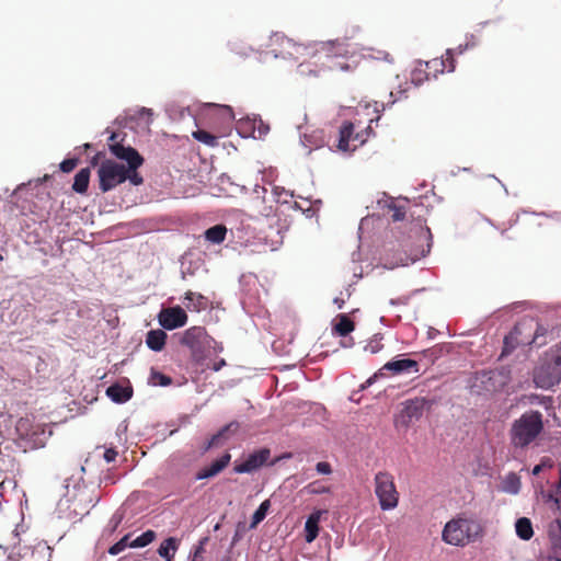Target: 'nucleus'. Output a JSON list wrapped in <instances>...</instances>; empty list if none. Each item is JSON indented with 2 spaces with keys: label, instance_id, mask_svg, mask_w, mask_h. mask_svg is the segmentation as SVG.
I'll use <instances>...</instances> for the list:
<instances>
[{
  "label": "nucleus",
  "instance_id": "nucleus-1",
  "mask_svg": "<svg viewBox=\"0 0 561 561\" xmlns=\"http://www.w3.org/2000/svg\"><path fill=\"white\" fill-rule=\"evenodd\" d=\"M271 49L256 53L259 61L266 62L267 59H283L297 62L300 59L318 61L319 66L325 67L329 71H350L353 64L345 59L352 57V50L345 43L321 42L313 45L295 44L280 34L271 36Z\"/></svg>",
  "mask_w": 561,
  "mask_h": 561
},
{
  "label": "nucleus",
  "instance_id": "nucleus-2",
  "mask_svg": "<svg viewBox=\"0 0 561 561\" xmlns=\"http://www.w3.org/2000/svg\"><path fill=\"white\" fill-rule=\"evenodd\" d=\"M356 116H365L369 125H367L365 129L353 131L362 127L364 122H362L360 118L342 124V127H340V139H337V149H340V151L352 152L356 148L363 146L371 136L370 124L378 122L380 118L376 104H366L356 107Z\"/></svg>",
  "mask_w": 561,
  "mask_h": 561
},
{
  "label": "nucleus",
  "instance_id": "nucleus-3",
  "mask_svg": "<svg viewBox=\"0 0 561 561\" xmlns=\"http://www.w3.org/2000/svg\"><path fill=\"white\" fill-rule=\"evenodd\" d=\"M137 169L139 168L125 167L114 160L106 159L98 167V188L102 193H107L125 181L134 186H139L142 184V178Z\"/></svg>",
  "mask_w": 561,
  "mask_h": 561
},
{
  "label": "nucleus",
  "instance_id": "nucleus-4",
  "mask_svg": "<svg viewBox=\"0 0 561 561\" xmlns=\"http://www.w3.org/2000/svg\"><path fill=\"white\" fill-rule=\"evenodd\" d=\"M482 533L480 524L473 517H457L444 525L442 540L453 547L472 543Z\"/></svg>",
  "mask_w": 561,
  "mask_h": 561
},
{
  "label": "nucleus",
  "instance_id": "nucleus-5",
  "mask_svg": "<svg viewBox=\"0 0 561 561\" xmlns=\"http://www.w3.org/2000/svg\"><path fill=\"white\" fill-rule=\"evenodd\" d=\"M180 343L190 348L192 357H194L196 362L205 360L210 356L222 352V345L209 336L203 327L185 329L182 333V340H180Z\"/></svg>",
  "mask_w": 561,
  "mask_h": 561
},
{
  "label": "nucleus",
  "instance_id": "nucleus-6",
  "mask_svg": "<svg viewBox=\"0 0 561 561\" xmlns=\"http://www.w3.org/2000/svg\"><path fill=\"white\" fill-rule=\"evenodd\" d=\"M542 431V416L539 411L520 414L511 427V445L515 448H525L539 436Z\"/></svg>",
  "mask_w": 561,
  "mask_h": 561
},
{
  "label": "nucleus",
  "instance_id": "nucleus-7",
  "mask_svg": "<svg viewBox=\"0 0 561 561\" xmlns=\"http://www.w3.org/2000/svg\"><path fill=\"white\" fill-rule=\"evenodd\" d=\"M561 380V346L550 351L546 355V362L536 369L534 381L539 388L549 389Z\"/></svg>",
  "mask_w": 561,
  "mask_h": 561
},
{
  "label": "nucleus",
  "instance_id": "nucleus-8",
  "mask_svg": "<svg viewBox=\"0 0 561 561\" xmlns=\"http://www.w3.org/2000/svg\"><path fill=\"white\" fill-rule=\"evenodd\" d=\"M375 496L379 501L381 511L388 512L397 507V490H394L393 477L388 471L375 473Z\"/></svg>",
  "mask_w": 561,
  "mask_h": 561
},
{
  "label": "nucleus",
  "instance_id": "nucleus-9",
  "mask_svg": "<svg viewBox=\"0 0 561 561\" xmlns=\"http://www.w3.org/2000/svg\"><path fill=\"white\" fill-rule=\"evenodd\" d=\"M33 314V305L22 298V296H13L11 300L2 302V321L12 324H22Z\"/></svg>",
  "mask_w": 561,
  "mask_h": 561
},
{
  "label": "nucleus",
  "instance_id": "nucleus-10",
  "mask_svg": "<svg viewBox=\"0 0 561 561\" xmlns=\"http://www.w3.org/2000/svg\"><path fill=\"white\" fill-rule=\"evenodd\" d=\"M16 434L32 448H41L47 442L51 432L45 431L41 424L33 425L28 419L16 421Z\"/></svg>",
  "mask_w": 561,
  "mask_h": 561
},
{
  "label": "nucleus",
  "instance_id": "nucleus-11",
  "mask_svg": "<svg viewBox=\"0 0 561 561\" xmlns=\"http://www.w3.org/2000/svg\"><path fill=\"white\" fill-rule=\"evenodd\" d=\"M106 133L111 134V136H108V141H111V144H108V151H111V154L131 168H140L142 158L139 152L130 146H124L117 142L118 134L110 130H106Z\"/></svg>",
  "mask_w": 561,
  "mask_h": 561
},
{
  "label": "nucleus",
  "instance_id": "nucleus-12",
  "mask_svg": "<svg viewBox=\"0 0 561 561\" xmlns=\"http://www.w3.org/2000/svg\"><path fill=\"white\" fill-rule=\"evenodd\" d=\"M268 458L270 451L266 448H261L260 450L248 455V457L243 459L242 463L236 465V467H233V472H236V474H250L265 466Z\"/></svg>",
  "mask_w": 561,
  "mask_h": 561
},
{
  "label": "nucleus",
  "instance_id": "nucleus-13",
  "mask_svg": "<svg viewBox=\"0 0 561 561\" xmlns=\"http://www.w3.org/2000/svg\"><path fill=\"white\" fill-rule=\"evenodd\" d=\"M186 323V313L181 307H167L159 312L160 328L172 331Z\"/></svg>",
  "mask_w": 561,
  "mask_h": 561
},
{
  "label": "nucleus",
  "instance_id": "nucleus-14",
  "mask_svg": "<svg viewBox=\"0 0 561 561\" xmlns=\"http://www.w3.org/2000/svg\"><path fill=\"white\" fill-rule=\"evenodd\" d=\"M382 371H391L396 376H400L402 374H416L417 373V363L411 358H396L391 362L386 363L379 374L373 375V377L367 380V385H370L374 379L378 376L382 375Z\"/></svg>",
  "mask_w": 561,
  "mask_h": 561
},
{
  "label": "nucleus",
  "instance_id": "nucleus-15",
  "mask_svg": "<svg viewBox=\"0 0 561 561\" xmlns=\"http://www.w3.org/2000/svg\"><path fill=\"white\" fill-rule=\"evenodd\" d=\"M300 133V146L307 149V152L316 151L324 147V133L322 129H316L311 126H298Z\"/></svg>",
  "mask_w": 561,
  "mask_h": 561
},
{
  "label": "nucleus",
  "instance_id": "nucleus-16",
  "mask_svg": "<svg viewBox=\"0 0 561 561\" xmlns=\"http://www.w3.org/2000/svg\"><path fill=\"white\" fill-rule=\"evenodd\" d=\"M238 134H240L242 138L252 137L254 139H261L267 134V125L256 118H245V121L238 122Z\"/></svg>",
  "mask_w": 561,
  "mask_h": 561
},
{
  "label": "nucleus",
  "instance_id": "nucleus-17",
  "mask_svg": "<svg viewBox=\"0 0 561 561\" xmlns=\"http://www.w3.org/2000/svg\"><path fill=\"white\" fill-rule=\"evenodd\" d=\"M495 390V375L491 370L476 373L471 378V391L476 394Z\"/></svg>",
  "mask_w": 561,
  "mask_h": 561
},
{
  "label": "nucleus",
  "instance_id": "nucleus-18",
  "mask_svg": "<svg viewBox=\"0 0 561 561\" xmlns=\"http://www.w3.org/2000/svg\"><path fill=\"white\" fill-rule=\"evenodd\" d=\"M230 461V455L228 453H225L219 457V459L213 461L210 466L202 468L198 473H196V480H205L210 479L219 474L225 468L228 466V462Z\"/></svg>",
  "mask_w": 561,
  "mask_h": 561
},
{
  "label": "nucleus",
  "instance_id": "nucleus-19",
  "mask_svg": "<svg viewBox=\"0 0 561 561\" xmlns=\"http://www.w3.org/2000/svg\"><path fill=\"white\" fill-rule=\"evenodd\" d=\"M472 47V44L470 43H466V44H461V45H458V47H456L455 49L453 48H448L446 49V59H440V60H437V59H434L432 61H427V66L430 65H439V67H442V69H446V71L448 72H454V54H457V55H461L463 54V51H466L468 48ZM443 70H439V72H443Z\"/></svg>",
  "mask_w": 561,
  "mask_h": 561
},
{
  "label": "nucleus",
  "instance_id": "nucleus-20",
  "mask_svg": "<svg viewBox=\"0 0 561 561\" xmlns=\"http://www.w3.org/2000/svg\"><path fill=\"white\" fill-rule=\"evenodd\" d=\"M298 61L300 62L296 66V72L304 78H318L321 73L329 70V68L318 65V61L308 59H300Z\"/></svg>",
  "mask_w": 561,
  "mask_h": 561
},
{
  "label": "nucleus",
  "instance_id": "nucleus-21",
  "mask_svg": "<svg viewBox=\"0 0 561 561\" xmlns=\"http://www.w3.org/2000/svg\"><path fill=\"white\" fill-rule=\"evenodd\" d=\"M131 396L133 389L129 386L113 383V386L106 388V397L117 404L127 402Z\"/></svg>",
  "mask_w": 561,
  "mask_h": 561
},
{
  "label": "nucleus",
  "instance_id": "nucleus-22",
  "mask_svg": "<svg viewBox=\"0 0 561 561\" xmlns=\"http://www.w3.org/2000/svg\"><path fill=\"white\" fill-rule=\"evenodd\" d=\"M426 407V400L423 398H415L404 402V416L409 419V421H416L422 416L424 412V408Z\"/></svg>",
  "mask_w": 561,
  "mask_h": 561
},
{
  "label": "nucleus",
  "instance_id": "nucleus-23",
  "mask_svg": "<svg viewBox=\"0 0 561 561\" xmlns=\"http://www.w3.org/2000/svg\"><path fill=\"white\" fill-rule=\"evenodd\" d=\"M205 304H207V301L202 294L187 291L185 296H183V305H185L187 310L201 312L205 309Z\"/></svg>",
  "mask_w": 561,
  "mask_h": 561
},
{
  "label": "nucleus",
  "instance_id": "nucleus-24",
  "mask_svg": "<svg viewBox=\"0 0 561 561\" xmlns=\"http://www.w3.org/2000/svg\"><path fill=\"white\" fill-rule=\"evenodd\" d=\"M320 522V511H317L307 517L305 522V541L311 543L318 537V523Z\"/></svg>",
  "mask_w": 561,
  "mask_h": 561
},
{
  "label": "nucleus",
  "instance_id": "nucleus-25",
  "mask_svg": "<svg viewBox=\"0 0 561 561\" xmlns=\"http://www.w3.org/2000/svg\"><path fill=\"white\" fill-rule=\"evenodd\" d=\"M164 341L165 333L160 329L148 331V334H146V346L150 351L160 352L163 348Z\"/></svg>",
  "mask_w": 561,
  "mask_h": 561
},
{
  "label": "nucleus",
  "instance_id": "nucleus-26",
  "mask_svg": "<svg viewBox=\"0 0 561 561\" xmlns=\"http://www.w3.org/2000/svg\"><path fill=\"white\" fill-rule=\"evenodd\" d=\"M226 227L224 225H215L204 231V240L206 242L218 245L225 241Z\"/></svg>",
  "mask_w": 561,
  "mask_h": 561
},
{
  "label": "nucleus",
  "instance_id": "nucleus-27",
  "mask_svg": "<svg viewBox=\"0 0 561 561\" xmlns=\"http://www.w3.org/2000/svg\"><path fill=\"white\" fill-rule=\"evenodd\" d=\"M179 549V541L174 537L167 538L160 542L159 546V557L170 561L176 550Z\"/></svg>",
  "mask_w": 561,
  "mask_h": 561
},
{
  "label": "nucleus",
  "instance_id": "nucleus-28",
  "mask_svg": "<svg viewBox=\"0 0 561 561\" xmlns=\"http://www.w3.org/2000/svg\"><path fill=\"white\" fill-rule=\"evenodd\" d=\"M520 491V478L514 472L506 473L502 479V492L516 495Z\"/></svg>",
  "mask_w": 561,
  "mask_h": 561
},
{
  "label": "nucleus",
  "instance_id": "nucleus-29",
  "mask_svg": "<svg viewBox=\"0 0 561 561\" xmlns=\"http://www.w3.org/2000/svg\"><path fill=\"white\" fill-rule=\"evenodd\" d=\"M515 533H517V537L520 540L527 541L533 537V525L527 517H519L517 522H515Z\"/></svg>",
  "mask_w": 561,
  "mask_h": 561
},
{
  "label": "nucleus",
  "instance_id": "nucleus-30",
  "mask_svg": "<svg viewBox=\"0 0 561 561\" xmlns=\"http://www.w3.org/2000/svg\"><path fill=\"white\" fill-rule=\"evenodd\" d=\"M89 186V168H83L75 174L73 192L77 194H84Z\"/></svg>",
  "mask_w": 561,
  "mask_h": 561
},
{
  "label": "nucleus",
  "instance_id": "nucleus-31",
  "mask_svg": "<svg viewBox=\"0 0 561 561\" xmlns=\"http://www.w3.org/2000/svg\"><path fill=\"white\" fill-rule=\"evenodd\" d=\"M421 236H423V239H425V242L427 243L421 247V250L412 255L411 262H414L421 257H425L431 252V244L433 243V236H431V230H428L427 227L421 228Z\"/></svg>",
  "mask_w": 561,
  "mask_h": 561
},
{
  "label": "nucleus",
  "instance_id": "nucleus-32",
  "mask_svg": "<svg viewBox=\"0 0 561 561\" xmlns=\"http://www.w3.org/2000/svg\"><path fill=\"white\" fill-rule=\"evenodd\" d=\"M124 518V511L121 508L111 516V519H108V523H106V526H104V537H110L116 533L118 529L119 524L122 523V519Z\"/></svg>",
  "mask_w": 561,
  "mask_h": 561
},
{
  "label": "nucleus",
  "instance_id": "nucleus-33",
  "mask_svg": "<svg viewBox=\"0 0 561 561\" xmlns=\"http://www.w3.org/2000/svg\"><path fill=\"white\" fill-rule=\"evenodd\" d=\"M333 330H335L337 335L346 336L353 331V322L350 320V318H347V316L340 314V318H337V323H335Z\"/></svg>",
  "mask_w": 561,
  "mask_h": 561
},
{
  "label": "nucleus",
  "instance_id": "nucleus-34",
  "mask_svg": "<svg viewBox=\"0 0 561 561\" xmlns=\"http://www.w3.org/2000/svg\"><path fill=\"white\" fill-rule=\"evenodd\" d=\"M548 538H550L552 546H561V519H557L548 525Z\"/></svg>",
  "mask_w": 561,
  "mask_h": 561
},
{
  "label": "nucleus",
  "instance_id": "nucleus-35",
  "mask_svg": "<svg viewBox=\"0 0 561 561\" xmlns=\"http://www.w3.org/2000/svg\"><path fill=\"white\" fill-rule=\"evenodd\" d=\"M271 197H273V202L277 204H288V202L293 198V193L286 191L280 186L271 187Z\"/></svg>",
  "mask_w": 561,
  "mask_h": 561
},
{
  "label": "nucleus",
  "instance_id": "nucleus-36",
  "mask_svg": "<svg viewBox=\"0 0 561 561\" xmlns=\"http://www.w3.org/2000/svg\"><path fill=\"white\" fill-rule=\"evenodd\" d=\"M192 137L205 146L216 147L218 145V138L203 129H196L192 133Z\"/></svg>",
  "mask_w": 561,
  "mask_h": 561
},
{
  "label": "nucleus",
  "instance_id": "nucleus-37",
  "mask_svg": "<svg viewBox=\"0 0 561 561\" xmlns=\"http://www.w3.org/2000/svg\"><path fill=\"white\" fill-rule=\"evenodd\" d=\"M546 501L554 505V510L561 511V480L559 483L554 484L552 490L548 491V494H546Z\"/></svg>",
  "mask_w": 561,
  "mask_h": 561
},
{
  "label": "nucleus",
  "instance_id": "nucleus-38",
  "mask_svg": "<svg viewBox=\"0 0 561 561\" xmlns=\"http://www.w3.org/2000/svg\"><path fill=\"white\" fill-rule=\"evenodd\" d=\"M156 539L153 530H146L140 536L131 539V548H142L151 543Z\"/></svg>",
  "mask_w": 561,
  "mask_h": 561
},
{
  "label": "nucleus",
  "instance_id": "nucleus-39",
  "mask_svg": "<svg viewBox=\"0 0 561 561\" xmlns=\"http://www.w3.org/2000/svg\"><path fill=\"white\" fill-rule=\"evenodd\" d=\"M267 507H270V502H267V500L263 501V503L259 505V508H256V511H254V514H252L250 527H255L257 524L262 523L264 518H266Z\"/></svg>",
  "mask_w": 561,
  "mask_h": 561
},
{
  "label": "nucleus",
  "instance_id": "nucleus-40",
  "mask_svg": "<svg viewBox=\"0 0 561 561\" xmlns=\"http://www.w3.org/2000/svg\"><path fill=\"white\" fill-rule=\"evenodd\" d=\"M207 543V537H202L198 543L192 548L187 561H203V552L205 551V545Z\"/></svg>",
  "mask_w": 561,
  "mask_h": 561
},
{
  "label": "nucleus",
  "instance_id": "nucleus-41",
  "mask_svg": "<svg viewBox=\"0 0 561 561\" xmlns=\"http://www.w3.org/2000/svg\"><path fill=\"white\" fill-rule=\"evenodd\" d=\"M126 548H130V534L123 536V538L118 539L117 543L111 546L108 554L118 556Z\"/></svg>",
  "mask_w": 561,
  "mask_h": 561
},
{
  "label": "nucleus",
  "instance_id": "nucleus-42",
  "mask_svg": "<svg viewBox=\"0 0 561 561\" xmlns=\"http://www.w3.org/2000/svg\"><path fill=\"white\" fill-rule=\"evenodd\" d=\"M148 381H150V385L154 387H168L172 382L170 377L157 370H152V373H150V379H148Z\"/></svg>",
  "mask_w": 561,
  "mask_h": 561
},
{
  "label": "nucleus",
  "instance_id": "nucleus-43",
  "mask_svg": "<svg viewBox=\"0 0 561 561\" xmlns=\"http://www.w3.org/2000/svg\"><path fill=\"white\" fill-rule=\"evenodd\" d=\"M234 424H228V425H225L224 428H221V431H219V433H217L216 435H213L210 436V439H208V442H206V447H204V450H208L210 448H214V447H217L220 445V440L222 439V437L225 436V434L230 430V427H232Z\"/></svg>",
  "mask_w": 561,
  "mask_h": 561
},
{
  "label": "nucleus",
  "instance_id": "nucleus-44",
  "mask_svg": "<svg viewBox=\"0 0 561 561\" xmlns=\"http://www.w3.org/2000/svg\"><path fill=\"white\" fill-rule=\"evenodd\" d=\"M305 490H307V493H309L310 495H319L330 492L329 486L322 484L320 481L310 482L309 484H307V488H305Z\"/></svg>",
  "mask_w": 561,
  "mask_h": 561
},
{
  "label": "nucleus",
  "instance_id": "nucleus-45",
  "mask_svg": "<svg viewBox=\"0 0 561 561\" xmlns=\"http://www.w3.org/2000/svg\"><path fill=\"white\" fill-rule=\"evenodd\" d=\"M383 203H386V207H388V209L392 210V220L393 221L399 222V221L403 220V208L396 205L393 199H391V198H386V201H383Z\"/></svg>",
  "mask_w": 561,
  "mask_h": 561
},
{
  "label": "nucleus",
  "instance_id": "nucleus-46",
  "mask_svg": "<svg viewBox=\"0 0 561 561\" xmlns=\"http://www.w3.org/2000/svg\"><path fill=\"white\" fill-rule=\"evenodd\" d=\"M516 335H518V327H515V329H513L508 335L504 336V352H510L514 348Z\"/></svg>",
  "mask_w": 561,
  "mask_h": 561
},
{
  "label": "nucleus",
  "instance_id": "nucleus-47",
  "mask_svg": "<svg viewBox=\"0 0 561 561\" xmlns=\"http://www.w3.org/2000/svg\"><path fill=\"white\" fill-rule=\"evenodd\" d=\"M208 106L213 108H219V112H221V119H224L225 124L232 122V112L227 105L218 106L216 104H208Z\"/></svg>",
  "mask_w": 561,
  "mask_h": 561
},
{
  "label": "nucleus",
  "instance_id": "nucleus-48",
  "mask_svg": "<svg viewBox=\"0 0 561 561\" xmlns=\"http://www.w3.org/2000/svg\"><path fill=\"white\" fill-rule=\"evenodd\" d=\"M58 167H60V171L69 173L76 168V158L65 159Z\"/></svg>",
  "mask_w": 561,
  "mask_h": 561
},
{
  "label": "nucleus",
  "instance_id": "nucleus-49",
  "mask_svg": "<svg viewBox=\"0 0 561 561\" xmlns=\"http://www.w3.org/2000/svg\"><path fill=\"white\" fill-rule=\"evenodd\" d=\"M226 363L224 358H219L215 362L206 364V368L213 371H219L222 367H225Z\"/></svg>",
  "mask_w": 561,
  "mask_h": 561
},
{
  "label": "nucleus",
  "instance_id": "nucleus-50",
  "mask_svg": "<svg viewBox=\"0 0 561 561\" xmlns=\"http://www.w3.org/2000/svg\"><path fill=\"white\" fill-rule=\"evenodd\" d=\"M231 51L236 53V55L248 57L249 53H251V48L239 47L237 44H231Z\"/></svg>",
  "mask_w": 561,
  "mask_h": 561
},
{
  "label": "nucleus",
  "instance_id": "nucleus-51",
  "mask_svg": "<svg viewBox=\"0 0 561 561\" xmlns=\"http://www.w3.org/2000/svg\"><path fill=\"white\" fill-rule=\"evenodd\" d=\"M314 470H317L319 474L328 476L330 474V465L329 462H319L314 466Z\"/></svg>",
  "mask_w": 561,
  "mask_h": 561
},
{
  "label": "nucleus",
  "instance_id": "nucleus-52",
  "mask_svg": "<svg viewBox=\"0 0 561 561\" xmlns=\"http://www.w3.org/2000/svg\"><path fill=\"white\" fill-rule=\"evenodd\" d=\"M373 220H374L373 216H367V217L363 218V220H360V224H358V234L362 236V233L364 232V229L368 228V226H370V222Z\"/></svg>",
  "mask_w": 561,
  "mask_h": 561
},
{
  "label": "nucleus",
  "instance_id": "nucleus-53",
  "mask_svg": "<svg viewBox=\"0 0 561 561\" xmlns=\"http://www.w3.org/2000/svg\"><path fill=\"white\" fill-rule=\"evenodd\" d=\"M254 195H256V198H261L263 202H266V197L264 196L266 195V187L256 184V186H254Z\"/></svg>",
  "mask_w": 561,
  "mask_h": 561
},
{
  "label": "nucleus",
  "instance_id": "nucleus-54",
  "mask_svg": "<svg viewBox=\"0 0 561 561\" xmlns=\"http://www.w3.org/2000/svg\"><path fill=\"white\" fill-rule=\"evenodd\" d=\"M116 459V450L113 448H108L104 450V460H106V463H111Z\"/></svg>",
  "mask_w": 561,
  "mask_h": 561
},
{
  "label": "nucleus",
  "instance_id": "nucleus-55",
  "mask_svg": "<svg viewBox=\"0 0 561 561\" xmlns=\"http://www.w3.org/2000/svg\"><path fill=\"white\" fill-rule=\"evenodd\" d=\"M411 81L412 84H414V87H417L420 83H422V77L420 76V71L412 72Z\"/></svg>",
  "mask_w": 561,
  "mask_h": 561
},
{
  "label": "nucleus",
  "instance_id": "nucleus-56",
  "mask_svg": "<svg viewBox=\"0 0 561 561\" xmlns=\"http://www.w3.org/2000/svg\"><path fill=\"white\" fill-rule=\"evenodd\" d=\"M373 58L377 60H388L389 61V54L385 53L383 50L377 51L376 56H373Z\"/></svg>",
  "mask_w": 561,
  "mask_h": 561
},
{
  "label": "nucleus",
  "instance_id": "nucleus-57",
  "mask_svg": "<svg viewBox=\"0 0 561 561\" xmlns=\"http://www.w3.org/2000/svg\"><path fill=\"white\" fill-rule=\"evenodd\" d=\"M144 116L150 117L151 116V110H149L147 107H140V110H138V117L141 118Z\"/></svg>",
  "mask_w": 561,
  "mask_h": 561
},
{
  "label": "nucleus",
  "instance_id": "nucleus-58",
  "mask_svg": "<svg viewBox=\"0 0 561 561\" xmlns=\"http://www.w3.org/2000/svg\"><path fill=\"white\" fill-rule=\"evenodd\" d=\"M541 469H542L541 463L536 465V467H534V469H531V474L538 476Z\"/></svg>",
  "mask_w": 561,
  "mask_h": 561
},
{
  "label": "nucleus",
  "instance_id": "nucleus-59",
  "mask_svg": "<svg viewBox=\"0 0 561 561\" xmlns=\"http://www.w3.org/2000/svg\"><path fill=\"white\" fill-rule=\"evenodd\" d=\"M333 304H335V306H337L340 309L343 308V300L340 298L333 299Z\"/></svg>",
  "mask_w": 561,
  "mask_h": 561
},
{
  "label": "nucleus",
  "instance_id": "nucleus-60",
  "mask_svg": "<svg viewBox=\"0 0 561 561\" xmlns=\"http://www.w3.org/2000/svg\"><path fill=\"white\" fill-rule=\"evenodd\" d=\"M376 352H378V345L370 346V354H375Z\"/></svg>",
  "mask_w": 561,
  "mask_h": 561
},
{
  "label": "nucleus",
  "instance_id": "nucleus-61",
  "mask_svg": "<svg viewBox=\"0 0 561 561\" xmlns=\"http://www.w3.org/2000/svg\"><path fill=\"white\" fill-rule=\"evenodd\" d=\"M352 261L356 262L357 261V256L354 254H352Z\"/></svg>",
  "mask_w": 561,
  "mask_h": 561
},
{
  "label": "nucleus",
  "instance_id": "nucleus-62",
  "mask_svg": "<svg viewBox=\"0 0 561 561\" xmlns=\"http://www.w3.org/2000/svg\"><path fill=\"white\" fill-rule=\"evenodd\" d=\"M7 561H15V559H14V557L9 556V559H7Z\"/></svg>",
  "mask_w": 561,
  "mask_h": 561
},
{
  "label": "nucleus",
  "instance_id": "nucleus-63",
  "mask_svg": "<svg viewBox=\"0 0 561 561\" xmlns=\"http://www.w3.org/2000/svg\"><path fill=\"white\" fill-rule=\"evenodd\" d=\"M221 561H230V558L229 557H225L224 559H221Z\"/></svg>",
  "mask_w": 561,
  "mask_h": 561
},
{
  "label": "nucleus",
  "instance_id": "nucleus-64",
  "mask_svg": "<svg viewBox=\"0 0 561 561\" xmlns=\"http://www.w3.org/2000/svg\"><path fill=\"white\" fill-rule=\"evenodd\" d=\"M83 148L88 149L89 148V144L83 145Z\"/></svg>",
  "mask_w": 561,
  "mask_h": 561
}]
</instances>
